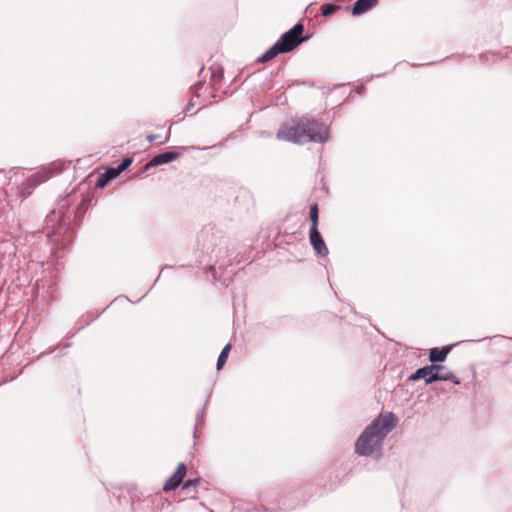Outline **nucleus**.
I'll return each instance as SVG.
<instances>
[{
  "label": "nucleus",
  "instance_id": "obj_19",
  "mask_svg": "<svg viewBox=\"0 0 512 512\" xmlns=\"http://www.w3.org/2000/svg\"><path fill=\"white\" fill-rule=\"evenodd\" d=\"M156 139V135H148L147 136V140L148 142L152 143L153 141H155Z\"/></svg>",
  "mask_w": 512,
  "mask_h": 512
},
{
  "label": "nucleus",
  "instance_id": "obj_4",
  "mask_svg": "<svg viewBox=\"0 0 512 512\" xmlns=\"http://www.w3.org/2000/svg\"><path fill=\"white\" fill-rule=\"evenodd\" d=\"M443 369L442 366L439 365H429L419 368L413 373L410 377V381H417L419 379H424L425 384H431L435 381H438V371Z\"/></svg>",
  "mask_w": 512,
  "mask_h": 512
},
{
  "label": "nucleus",
  "instance_id": "obj_5",
  "mask_svg": "<svg viewBox=\"0 0 512 512\" xmlns=\"http://www.w3.org/2000/svg\"><path fill=\"white\" fill-rule=\"evenodd\" d=\"M185 475H186V466H185V464L180 463L178 465L176 471L165 482L163 489L165 491H172V490L176 489L181 484Z\"/></svg>",
  "mask_w": 512,
  "mask_h": 512
},
{
  "label": "nucleus",
  "instance_id": "obj_7",
  "mask_svg": "<svg viewBox=\"0 0 512 512\" xmlns=\"http://www.w3.org/2000/svg\"><path fill=\"white\" fill-rule=\"evenodd\" d=\"M179 157H180V153L175 152V151L163 152V153H160V154L156 155L155 157H153L145 165V168L148 169V168L153 167V166H158V165L166 164V163H169V162H172V161L176 160Z\"/></svg>",
  "mask_w": 512,
  "mask_h": 512
},
{
  "label": "nucleus",
  "instance_id": "obj_16",
  "mask_svg": "<svg viewBox=\"0 0 512 512\" xmlns=\"http://www.w3.org/2000/svg\"><path fill=\"white\" fill-rule=\"evenodd\" d=\"M310 219H311V222H312V225L311 227H316L318 226V207H317V204H314L310 207Z\"/></svg>",
  "mask_w": 512,
  "mask_h": 512
},
{
  "label": "nucleus",
  "instance_id": "obj_13",
  "mask_svg": "<svg viewBox=\"0 0 512 512\" xmlns=\"http://www.w3.org/2000/svg\"><path fill=\"white\" fill-rule=\"evenodd\" d=\"M280 53H281V49H279L278 46L276 44H274L258 58V61L261 63L267 62V61L273 59L274 57H276Z\"/></svg>",
  "mask_w": 512,
  "mask_h": 512
},
{
  "label": "nucleus",
  "instance_id": "obj_1",
  "mask_svg": "<svg viewBox=\"0 0 512 512\" xmlns=\"http://www.w3.org/2000/svg\"><path fill=\"white\" fill-rule=\"evenodd\" d=\"M277 138L296 144L324 143L329 138V131L324 123L303 117L296 123L281 125L277 132Z\"/></svg>",
  "mask_w": 512,
  "mask_h": 512
},
{
  "label": "nucleus",
  "instance_id": "obj_18",
  "mask_svg": "<svg viewBox=\"0 0 512 512\" xmlns=\"http://www.w3.org/2000/svg\"><path fill=\"white\" fill-rule=\"evenodd\" d=\"M337 8L338 7L334 4H325L322 6L321 11L324 16H328V15L332 14L333 12H335L337 10Z\"/></svg>",
  "mask_w": 512,
  "mask_h": 512
},
{
  "label": "nucleus",
  "instance_id": "obj_10",
  "mask_svg": "<svg viewBox=\"0 0 512 512\" xmlns=\"http://www.w3.org/2000/svg\"><path fill=\"white\" fill-rule=\"evenodd\" d=\"M377 4V0H357L352 8L353 15H361Z\"/></svg>",
  "mask_w": 512,
  "mask_h": 512
},
{
  "label": "nucleus",
  "instance_id": "obj_17",
  "mask_svg": "<svg viewBox=\"0 0 512 512\" xmlns=\"http://www.w3.org/2000/svg\"><path fill=\"white\" fill-rule=\"evenodd\" d=\"M131 163H132L131 158H125V159H123L122 163L118 167H114V169L116 170V172L119 175L120 173L125 171L131 165Z\"/></svg>",
  "mask_w": 512,
  "mask_h": 512
},
{
  "label": "nucleus",
  "instance_id": "obj_3",
  "mask_svg": "<svg viewBox=\"0 0 512 512\" xmlns=\"http://www.w3.org/2000/svg\"><path fill=\"white\" fill-rule=\"evenodd\" d=\"M303 30L304 26L301 23H297L289 31L282 34L280 39L275 43L278 48L281 49V53L292 51L302 42L301 34Z\"/></svg>",
  "mask_w": 512,
  "mask_h": 512
},
{
  "label": "nucleus",
  "instance_id": "obj_11",
  "mask_svg": "<svg viewBox=\"0 0 512 512\" xmlns=\"http://www.w3.org/2000/svg\"><path fill=\"white\" fill-rule=\"evenodd\" d=\"M118 173L114 169V167H109L105 170L104 173L100 174L97 179V186L104 187L110 180L116 178Z\"/></svg>",
  "mask_w": 512,
  "mask_h": 512
},
{
  "label": "nucleus",
  "instance_id": "obj_15",
  "mask_svg": "<svg viewBox=\"0 0 512 512\" xmlns=\"http://www.w3.org/2000/svg\"><path fill=\"white\" fill-rule=\"evenodd\" d=\"M439 380H442V381H451L455 384H460V381L459 379L454 375V373L448 371V372H445V373H442L441 371H438V381Z\"/></svg>",
  "mask_w": 512,
  "mask_h": 512
},
{
  "label": "nucleus",
  "instance_id": "obj_8",
  "mask_svg": "<svg viewBox=\"0 0 512 512\" xmlns=\"http://www.w3.org/2000/svg\"><path fill=\"white\" fill-rule=\"evenodd\" d=\"M46 180L47 177L44 173H36L30 176L21 184L22 193L29 195L35 187H37L42 182H45Z\"/></svg>",
  "mask_w": 512,
  "mask_h": 512
},
{
  "label": "nucleus",
  "instance_id": "obj_20",
  "mask_svg": "<svg viewBox=\"0 0 512 512\" xmlns=\"http://www.w3.org/2000/svg\"><path fill=\"white\" fill-rule=\"evenodd\" d=\"M190 485H196V482L195 481H192V480H188L186 483H185V487H188Z\"/></svg>",
  "mask_w": 512,
  "mask_h": 512
},
{
  "label": "nucleus",
  "instance_id": "obj_2",
  "mask_svg": "<svg viewBox=\"0 0 512 512\" xmlns=\"http://www.w3.org/2000/svg\"><path fill=\"white\" fill-rule=\"evenodd\" d=\"M397 418L391 412L381 414L358 438L355 449L359 455L368 456L381 449L385 437L395 428Z\"/></svg>",
  "mask_w": 512,
  "mask_h": 512
},
{
  "label": "nucleus",
  "instance_id": "obj_6",
  "mask_svg": "<svg viewBox=\"0 0 512 512\" xmlns=\"http://www.w3.org/2000/svg\"><path fill=\"white\" fill-rule=\"evenodd\" d=\"M310 242L315 249L316 253L321 256H326L328 254V249L325 245V242L318 231V228L311 227L310 228Z\"/></svg>",
  "mask_w": 512,
  "mask_h": 512
},
{
  "label": "nucleus",
  "instance_id": "obj_12",
  "mask_svg": "<svg viewBox=\"0 0 512 512\" xmlns=\"http://www.w3.org/2000/svg\"><path fill=\"white\" fill-rule=\"evenodd\" d=\"M280 53H281V49H279L278 46L276 44H274L258 58V61L261 63L267 62V61L273 59L274 57H276Z\"/></svg>",
  "mask_w": 512,
  "mask_h": 512
},
{
  "label": "nucleus",
  "instance_id": "obj_9",
  "mask_svg": "<svg viewBox=\"0 0 512 512\" xmlns=\"http://www.w3.org/2000/svg\"><path fill=\"white\" fill-rule=\"evenodd\" d=\"M450 351L451 346H444L442 348H431L429 350V360L431 363L444 362Z\"/></svg>",
  "mask_w": 512,
  "mask_h": 512
},
{
  "label": "nucleus",
  "instance_id": "obj_14",
  "mask_svg": "<svg viewBox=\"0 0 512 512\" xmlns=\"http://www.w3.org/2000/svg\"><path fill=\"white\" fill-rule=\"evenodd\" d=\"M230 350H231L230 344L225 345L224 348L222 349V351L218 357V360H217V370L222 369V367L224 366V364L228 358Z\"/></svg>",
  "mask_w": 512,
  "mask_h": 512
}]
</instances>
